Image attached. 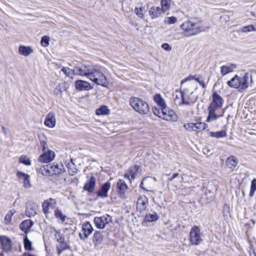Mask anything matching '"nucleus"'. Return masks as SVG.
Wrapping results in <instances>:
<instances>
[{"label": "nucleus", "instance_id": "aec40b11", "mask_svg": "<svg viewBox=\"0 0 256 256\" xmlns=\"http://www.w3.org/2000/svg\"><path fill=\"white\" fill-rule=\"evenodd\" d=\"M96 184V179L94 177H90V180L86 182L84 188V190L88 191L89 192H92L94 190V188Z\"/></svg>", "mask_w": 256, "mask_h": 256}, {"label": "nucleus", "instance_id": "412c9836", "mask_svg": "<svg viewBox=\"0 0 256 256\" xmlns=\"http://www.w3.org/2000/svg\"><path fill=\"white\" fill-rule=\"evenodd\" d=\"M48 165V172H49V176H54L59 175L61 172V168H59L58 164H54V165Z\"/></svg>", "mask_w": 256, "mask_h": 256}, {"label": "nucleus", "instance_id": "3c124183", "mask_svg": "<svg viewBox=\"0 0 256 256\" xmlns=\"http://www.w3.org/2000/svg\"><path fill=\"white\" fill-rule=\"evenodd\" d=\"M255 30L254 27L252 25H248L242 28V31L244 32H250Z\"/></svg>", "mask_w": 256, "mask_h": 256}, {"label": "nucleus", "instance_id": "603ef678", "mask_svg": "<svg viewBox=\"0 0 256 256\" xmlns=\"http://www.w3.org/2000/svg\"><path fill=\"white\" fill-rule=\"evenodd\" d=\"M62 70L64 73L68 76H70L72 74V70L68 68L63 67Z\"/></svg>", "mask_w": 256, "mask_h": 256}, {"label": "nucleus", "instance_id": "c9c22d12", "mask_svg": "<svg viewBox=\"0 0 256 256\" xmlns=\"http://www.w3.org/2000/svg\"><path fill=\"white\" fill-rule=\"evenodd\" d=\"M54 231L55 232L54 238L59 243L65 241L64 234H62L60 230L55 229Z\"/></svg>", "mask_w": 256, "mask_h": 256}, {"label": "nucleus", "instance_id": "052dcab7", "mask_svg": "<svg viewBox=\"0 0 256 256\" xmlns=\"http://www.w3.org/2000/svg\"><path fill=\"white\" fill-rule=\"evenodd\" d=\"M200 85L202 86V88H206V84H205L203 80H200L198 82Z\"/></svg>", "mask_w": 256, "mask_h": 256}, {"label": "nucleus", "instance_id": "f3484780", "mask_svg": "<svg viewBox=\"0 0 256 256\" xmlns=\"http://www.w3.org/2000/svg\"><path fill=\"white\" fill-rule=\"evenodd\" d=\"M110 188V183L106 182L102 185L99 191L97 192L98 196L107 197L108 192Z\"/></svg>", "mask_w": 256, "mask_h": 256}, {"label": "nucleus", "instance_id": "2f4dec72", "mask_svg": "<svg viewBox=\"0 0 256 256\" xmlns=\"http://www.w3.org/2000/svg\"><path fill=\"white\" fill-rule=\"evenodd\" d=\"M68 170L70 176H74L77 172V169L73 162L72 160H71L70 162L67 164Z\"/></svg>", "mask_w": 256, "mask_h": 256}, {"label": "nucleus", "instance_id": "a878e982", "mask_svg": "<svg viewBox=\"0 0 256 256\" xmlns=\"http://www.w3.org/2000/svg\"><path fill=\"white\" fill-rule=\"evenodd\" d=\"M18 52L20 54L27 56L32 53L34 50L30 46H21L18 48Z\"/></svg>", "mask_w": 256, "mask_h": 256}, {"label": "nucleus", "instance_id": "4c0bfd02", "mask_svg": "<svg viewBox=\"0 0 256 256\" xmlns=\"http://www.w3.org/2000/svg\"><path fill=\"white\" fill-rule=\"evenodd\" d=\"M19 162L26 166H30L31 164V160L30 158L24 155H22L20 157Z\"/></svg>", "mask_w": 256, "mask_h": 256}, {"label": "nucleus", "instance_id": "c756f323", "mask_svg": "<svg viewBox=\"0 0 256 256\" xmlns=\"http://www.w3.org/2000/svg\"><path fill=\"white\" fill-rule=\"evenodd\" d=\"M154 100L156 104H158L159 106H160L161 110L163 108L166 106L165 102L162 99L160 94H156L154 97Z\"/></svg>", "mask_w": 256, "mask_h": 256}, {"label": "nucleus", "instance_id": "393cba45", "mask_svg": "<svg viewBox=\"0 0 256 256\" xmlns=\"http://www.w3.org/2000/svg\"><path fill=\"white\" fill-rule=\"evenodd\" d=\"M236 68V65L234 64H232L230 66H223L220 67V72L222 76H224L232 72Z\"/></svg>", "mask_w": 256, "mask_h": 256}, {"label": "nucleus", "instance_id": "0eeeda50", "mask_svg": "<svg viewBox=\"0 0 256 256\" xmlns=\"http://www.w3.org/2000/svg\"><path fill=\"white\" fill-rule=\"evenodd\" d=\"M112 220V218L108 214H105L100 217H95L94 220L96 226L99 229H104L106 224Z\"/></svg>", "mask_w": 256, "mask_h": 256}, {"label": "nucleus", "instance_id": "680f3d73", "mask_svg": "<svg viewBox=\"0 0 256 256\" xmlns=\"http://www.w3.org/2000/svg\"><path fill=\"white\" fill-rule=\"evenodd\" d=\"M2 130L4 134L6 136L8 134V130L4 126H2Z\"/></svg>", "mask_w": 256, "mask_h": 256}, {"label": "nucleus", "instance_id": "f03ea898", "mask_svg": "<svg viewBox=\"0 0 256 256\" xmlns=\"http://www.w3.org/2000/svg\"><path fill=\"white\" fill-rule=\"evenodd\" d=\"M130 104L134 110L140 114H147L150 110V106L148 104L142 99L132 97L130 98Z\"/></svg>", "mask_w": 256, "mask_h": 256}, {"label": "nucleus", "instance_id": "79ce46f5", "mask_svg": "<svg viewBox=\"0 0 256 256\" xmlns=\"http://www.w3.org/2000/svg\"><path fill=\"white\" fill-rule=\"evenodd\" d=\"M256 191V178L252 180L250 186V196H253L254 192Z\"/></svg>", "mask_w": 256, "mask_h": 256}, {"label": "nucleus", "instance_id": "774afa93", "mask_svg": "<svg viewBox=\"0 0 256 256\" xmlns=\"http://www.w3.org/2000/svg\"><path fill=\"white\" fill-rule=\"evenodd\" d=\"M0 256H4V254H3V253H2V252H1V253L0 254Z\"/></svg>", "mask_w": 256, "mask_h": 256}, {"label": "nucleus", "instance_id": "bb28decb", "mask_svg": "<svg viewBox=\"0 0 256 256\" xmlns=\"http://www.w3.org/2000/svg\"><path fill=\"white\" fill-rule=\"evenodd\" d=\"M238 162V160L237 158L234 156L228 157L226 162V166L230 168H235Z\"/></svg>", "mask_w": 256, "mask_h": 256}, {"label": "nucleus", "instance_id": "5fc2aeb1", "mask_svg": "<svg viewBox=\"0 0 256 256\" xmlns=\"http://www.w3.org/2000/svg\"><path fill=\"white\" fill-rule=\"evenodd\" d=\"M40 144L42 146V150L44 152L46 151L48 149V144L45 141H42L40 142Z\"/></svg>", "mask_w": 256, "mask_h": 256}, {"label": "nucleus", "instance_id": "a18cd8bd", "mask_svg": "<svg viewBox=\"0 0 256 256\" xmlns=\"http://www.w3.org/2000/svg\"><path fill=\"white\" fill-rule=\"evenodd\" d=\"M160 4L162 6L160 9L162 12H165L168 9L170 5L167 0H161Z\"/></svg>", "mask_w": 256, "mask_h": 256}, {"label": "nucleus", "instance_id": "cd10ccee", "mask_svg": "<svg viewBox=\"0 0 256 256\" xmlns=\"http://www.w3.org/2000/svg\"><path fill=\"white\" fill-rule=\"evenodd\" d=\"M239 78L238 75L234 76L228 82V84L229 86L234 88H239Z\"/></svg>", "mask_w": 256, "mask_h": 256}, {"label": "nucleus", "instance_id": "7c9ffc66", "mask_svg": "<svg viewBox=\"0 0 256 256\" xmlns=\"http://www.w3.org/2000/svg\"><path fill=\"white\" fill-rule=\"evenodd\" d=\"M56 247L58 254H60L64 250L68 248L69 246L66 242L64 241V242H60L56 245Z\"/></svg>", "mask_w": 256, "mask_h": 256}, {"label": "nucleus", "instance_id": "4468645a", "mask_svg": "<svg viewBox=\"0 0 256 256\" xmlns=\"http://www.w3.org/2000/svg\"><path fill=\"white\" fill-rule=\"evenodd\" d=\"M224 100L216 92H214L212 94V101L210 104L222 107Z\"/></svg>", "mask_w": 256, "mask_h": 256}, {"label": "nucleus", "instance_id": "49530a36", "mask_svg": "<svg viewBox=\"0 0 256 256\" xmlns=\"http://www.w3.org/2000/svg\"><path fill=\"white\" fill-rule=\"evenodd\" d=\"M195 124V131L203 130L206 128V124L203 122H196Z\"/></svg>", "mask_w": 256, "mask_h": 256}, {"label": "nucleus", "instance_id": "7ed1b4c3", "mask_svg": "<svg viewBox=\"0 0 256 256\" xmlns=\"http://www.w3.org/2000/svg\"><path fill=\"white\" fill-rule=\"evenodd\" d=\"M181 28L184 32L188 34V36L196 35L202 30L196 24L190 20H187L180 25Z\"/></svg>", "mask_w": 256, "mask_h": 256}, {"label": "nucleus", "instance_id": "72a5a7b5", "mask_svg": "<svg viewBox=\"0 0 256 256\" xmlns=\"http://www.w3.org/2000/svg\"><path fill=\"white\" fill-rule=\"evenodd\" d=\"M96 112L97 115H106L109 114L110 110L106 106H103L97 109Z\"/></svg>", "mask_w": 256, "mask_h": 256}, {"label": "nucleus", "instance_id": "69168bd1", "mask_svg": "<svg viewBox=\"0 0 256 256\" xmlns=\"http://www.w3.org/2000/svg\"><path fill=\"white\" fill-rule=\"evenodd\" d=\"M178 176V174L177 173H174L172 174V176Z\"/></svg>", "mask_w": 256, "mask_h": 256}, {"label": "nucleus", "instance_id": "09e8293b", "mask_svg": "<svg viewBox=\"0 0 256 256\" xmlns=\"http://www.w3.org/2000/svg\"><path fill=\"white\" fill-rule=\"evenodd\" d=\"M50 205V204L48 201H45L42 204V210L45 214H47L49 212L48 210Z\"/></svg>", "mask_w": 256, "mask_h": 256}, {"label": "nucleus", "instance_id": "a19ab883", "mask_svg": "<svg viewBox=\"0 0 256 256\" xmlns=\"http://www.w3.org/2000/svg\"><path fill=\"white\" fill-rule=\"evenodd\" d=\"M24 248L26 250H30L32 249V242L28 239L27 236L25 237L24 240Z\"/></svg>", "mask_w": 256, "mask_h": 256}, {"label": "nucleus", "instance_id": "8fccbe9b", "mask_svg": "<svg viewBox=\"0 0 256 256\" xmlns=\"http://www.w3.org/2000/svg\"><path fill=\"white\" fill-rule=\"evenodd\" d=\"M184 128L190 132L195 131V124L194 123H188L184 124Z\"/></svg>", "mask_w": 256, "mask_h": 256}, {"label": "nucleus", "instance_id": "de8ad7c7", "mask_svg": "<svg viewBox=\"0 0 256 256\" xmlns=\"http://www.w3.org/2000/svg\"><path fill=\"white\" fill-rule=\"evenodd\" d=\"M24 186V188H28L32 187V185L30 184V181L29 179L30 177H22Z\"/></svg>", "mask_w": 256, "mask_h": 256}, {"label": "nucleus", "instance_id": "ea45409f", "mask_svg": "<svg viewBox=\"0 0 256 256\" xmlns=\"http://www.w3.org/2000/svg\"><path fill=\"white\" fill-rule=\"evenodd\" d=\"M54 216L56 218L60 219L62 222H64L66 220V216L64 215L62 212L58 208L55 210Z\"/></svg>", "mask_w": 256, "mask_h": 256}, {"label": "nucleus", "instance_id": "ddd939ff", "mask_svg": "<svg viewBox=\"0 0 256 256\" xmlns=\"http://www.w3.org/2000/svg\"><path fill=\"white\" fill-rule=\"evenodd\" d=\"M250 77V74L248 72H246L244 74V75L239 78V83H240V91H242L246 89L248 86V80Z\"/></svg>", "mask_w": 256, "mask_h": 256}, {"label": "nucleus", "instance_id": "c85d7f7f", "mask_svg": "<svg viewBox=\"0 0 256 256\" xmlns=\"http://www.w3.org/2000/svg\"><path fill=\"white\" fill-rule=\"evenodd\" d=\"M48 165L41 166L36 168L38 174H41L44 176H49Z\"/></svg>", "mask_w": 256, "mask_h": 256}, {"label": "nucleus", "instance_id": "e2e57ef3", "mask_svg": "<svg viewBox=\"0 0 256 256\" xmlns=\"http://www.w3.org/2000/svg\"><path fill=\"white\" fill-rule=\"evenodd\" d=\"M17 175H18V176H30L29 175H28L27 174H25L24 173H22V172H18Z\"/></svg>", "mask_w": 256, "mask_h": 256}, {"label": "nucleus", "instance_id": "9d476101", "mask_svg": "<svg viewBox=\"0 0 256 256\" xmlns=\"http://www.w3.org/2000/svg\"><path fill=\"white\" fill-rule=\"evenodd\" d=\"M0 243L3 250L8 252L12 249V242L10 239L5 236H0Z\"/></svg>", "mask_w": 256, "mask_h": 256}, {"label": "nucleus", "instance_id": "f257e3e1", "mask_svg": "<svg viewBox=\"0 0 256 256\" xmlns=\"http://www.w3.org/2000/svg\"><path fill=\"white\" fill-rule=\"evenodd\" d=\"M72 74L86 76L96 84L103 86H106L108 84L104 74L92 66H82L81 67H75L72 69Z\"/></svg>", "mask_w": 256, "mask_h": 256}, {"label": "nucleus", "instance_id": "4d7b16f0", "mask_svg": "<svg viewBox=\"0 0 256 256\" xmlns=\"http://www.w3.org/2000/svg\"><path fill=\"white\" fill-rule=\"evenodd\" d=\"M162 48L166 51H170L172 50V48L167 43L163 44L162 46Z\"/></svg>", "mask_w": 256, "mask_h": 256}, {"label": "nucleus", "instance_id": "bf43d9fd", "mask_svg": "<svg viewBox=\"0 0 256 256\" xmlns=\"http://www.w3.org/2000/svg\"><path fill=\"white\" fill-rule=\"evenodd\" d=\"M54 92L56 94H61L62 90H61L60 86H57L56 87V88H55Z\"/></svg>", "mask_w": 256, "mask_h": 256}, {"label": "nucleus", "instance_id": "f8f14e48", "mask_svg": "<svg viewBox=\"0 0 256 256\" xmlns=\"http://www.w3.org/2000/svg\"><path fill=\"white\" fill-rule=\"evenodd\" d=\"M75 88L80 91L88 90L92 88L88 82L82 80H77L75 82Z\"/></svg>", "mask_w": 256, "mask_h": 256}, {"label": "nucleus", "instance_id": "338daca9", "mask_svg": "<svg viewBox=\"0 0 256 256\" xmlns=\"http://www.w3.org/2000/svg\"><path fill=\"white\" fill-rule=\"evenodd\" d=\"M146 179V177H144V179L142 180V182H141V184H142L143 182H144Z\"/></svg>", "mask_w": 256, "mask_h": 256}, {"label": "nucleus", "instance_id": "dca6fc26", "mask_svg": "<svg viewBox=\"0 0 256 256\" xmlns=\"http://www.w3.org/2000/svg\"><path fill=\"white\" fill-rule=\"evenodd\" d=\"M56 121L54 114L50 112L46 116L44 120V124L49 128H53L56 124Z\"/></svg>", "mask_w": 256, "mask_h": 256}, {"label": "nucleus", "instance_id": "37998d69", "mask_svg": "<svg viewBox=\"0 0 256 256\" xmlns=\"http://www.w3.org/2000/svg\"><path fill=\"white\" fill-rule=\"evenodd\" d=\"M50 38L49 36H44L42 38L40 43L42 46L46 47L49 45Z\"/></svg>", "mask_w": 256, "mask_h": 256}, {"label": "nucleus", "instance_id": "e433bc0d", "mask_svg": "<svg viewBox=\"0 0 256 256\" xmlns=\"http://www.w3.org/2000/svg\"><path fill=\"white\" fill-rule=\"evenodd\" d=\"M16 210L12 209V210H10L6 214L4 218V221L6 224H10L12 220V218L13 216V215L16 213Z\"/></svg>", "mask_w": 256, "mask_h": 256}, {"label": "nucleus", "instance_id": "20e7f679", "mask_svg": "<svg viewBox=\"0 0 256 256\" xmlns=\"http://www.w3.org/2000/svg\"><path fill=\"white\" fill-rule=\"evenodd\" d=\"M222 107L210 104L208 108V115L206 118L207 122L216 120L218 118L224 116V110Z\"/></svg>", "mask_w": 256, "mask_h": 256}, {"label": "nucleus", "instance_id": "1a4fd4ad", "mask_svg": "<svg viewBox=\"0 0 256 256\" xmlns=\"http://www.w3.org/2000/svg\"><path fill=\"white\" fill-rule=\"evenodd\" d=\"M55 158V152L50 150L44 152L38 158V161L40 162L48 163L54 160Z\"/></svg>", "mask_w": 256, "mask_h": 256}, {"label": "nucleus", "instance_id": "864d4df0", "mask_svg": "<svg viewBox=\"0 0 256 256\" xmlns=\"http://www.w3.org/2000/svg\"><path fill=\"white\" fill-rule=\"evenodd\" d=\"M177 21V18L174 16L168 17L166 20V22H168L169 24H174Z\"/></svg>", "mask_w": 256, "mask_h": 256}, {"label": "nucleus", "instance_id": "c03bdc74", "mask_svg": "<svg viewBox=\"0 0 256 256\" xmlns=\"http://www.w3.org/2000/svg\"><path fill=\"white\" fill-rule=\"evenodd\" d=\"M187 92L186 90H184L182 92H181V94H182V101L180 104H186L187 106H190V102L189 101L185 100L184 98V96L186 94Z\"/></svg>", "mask_w": 256, "mask_h": 256}, {"label": "nucleus", "instance_id": "f704fd0d", "mask_svg": "<svg viewBox=\"0 0 256 256\" xmlns=\"http://www.w3.org/2000/svg\"><path fill=\"white\" fill-rule=\"evenodd\" d=\"M144 8L142 6L136 7L134 10V12L136 14V16L141 18H144Z\"/></svg>", "mask_w": 256, "mask_h": 256}, {"label": "nucleus", "instance_id": "423d86ee", "mask_svg": "<svg viewBox=\"0 0 256 256\" xmlns=\"http://www.w3.org/2000/svg\"><path fill=\"white\" fill-rule=\"evenodd\" d=\"M161 114L159 117L168 121L176 122L178 118L176 112L173 110L168 109L167 106L161 110Z\"/></svg>", "mask_w": 256, "mask_h": 256}, {"label": "nucleus", "instance_id": "5701e85b", "mask_svg": "<svg viewBox=\"0 0 256 256\" xmlns=\"http://www.w3.org/2000/svg\"><path fill=\"white\" fill-rule=\"evenodd\" d=\"M26 214L27 216L30 218L34 216L36 214V206L30 203L27 204Z\"/></svg>", "mask_w": 256, "mask_h": 256}, {"label": "nucleus", "instance_id": "6ab92c4d", "mask_svg": "<svg viewBox=\"0 0 256 256\" xmlns=\"http://www.w3.org/2000/svg\"><path fill=\"white\" fill-rule=\"evenodd\" d=\"M162 10L160 7H152L148 12L150 16L152 19L156 18L161 16Z\"/></svg>", "mask_w": 256, "mask_h": 256}, {"label": "nucleus", "instance_id": "473e14b6", "mask_svg": "<svg viewBox=\"0 0 256 256\" xmlns=\"http://www.w3.org/2000/svg\"><path fill=\"white\" fill-rule=\"evenodd\" d=\"M210 135L212 137H214L216 138H221L223 137H225L226 136V132L224 130L213 132H212L210 133Z\"/></svg>", "mask_w": 256, "mask_h": 256}, {"label": "nucleus", "instance_id": "6e6552de", "mask_svg": "<svg viewBox=\"0 0 256 256\" xmlns=\"http://www.w3.org/2000/svg\"><path fill=\"white\" fill-rule=\"evenodd\" d=\"M93 231V228L90 224L87 222L82 224V232L79 234L80 238L82 240H86Z\"/></svg>", "mask_w": 256, "mask_h": 256}, {"label": "nucleus", "instance_id": "2eb2a0df", "mask_svg": "<svg viewBox=\"0 0 256 256\" xmlns=\"http://www.w3.org/2000/svg\"><path fill=\"white\" fill-rule=\"evenodd\" d=\"M117 188L118 190V194L121 198L124 197V194L128 189V186L125 182L121 180H120L117 183Z\"/></svg>", "mask_w": 256, "mask_h": 256}, {"label": "nucleus", "instance_id": "9b49d317", "mask_svg": "<svg viewBox=\"0 0 256 256\" xmlns=\"http://www.w3.org/2000/svg\"><path fill=\"white\" fill-rule=\"evenodd\" d=\"M148 203V199L145 196L139 197L136 202L137 210L140 212H143L146 208Z\"/></svg>", "mask_w": 256, "mask_h": 256}, {"label": "nucleus", "instance_id": "4be33fe9", "mask_svg": "<svg viewBox=\"0 0 256 256\" xmlns=\"http://www.w3.org/2000/svg\"><path fill=\"white\" fill-rule=\"evenodd\" d=\"M104 236L102 232L100 231L96 232L93 235V242L94 246H98L102 244Z\"/></svg>", "mask_w": 256, "mask_h": 256}, {"label": "nucleus", "instance_id": "39448f33", "mask_svg": "<svg viewBox=\"0 0 256 256\" xmlns=\"http://www.w3.org/2000/svg\"><path fill=\"white\" fill-rule=\"evenodd\" d=\"M201 232L198 226H194L190 232V242L193 245H198L202 241Z\"/></svg>", "mask_w": 256, "mask_h": 256}, {"label": "nucleus", "instance_id": "6e6d98bb", "mask_svg": "<svg viewBox=\"0 0 256 256\" xmlns=\"http://www.w3.org/2000/svg\"><path fill=\"white\" fill-rule=\"evenodd\" d=\"M152 112L154 114L158 116H160L161 115H160L161 113V112L160 111V109L157 108H152Z\"/></svg>", "mask_w": 256, "mask_h": 256}, {"label": "nucleus", "instance_id": "a211bd4d", "mask_svg": "<svg viewBox=\"0 0 256 256\" xmlns=\"http://www.w3.org/2000/svg\"><path fill=\"white\" fill-rule=\"evenodd\" d=\"M34 224L33 222L30 220H25L20 224V228L22 232L27 234L29 232L30 228Z\"/></svg>", "mask_w": 256, "mask_h": 256}, {"label": "nucleus", "instance_id": "0e129e2a", "mask_svg": "<svg viewBox=\"0 0 256 256\" xmlns=\"http://www.w3.org/2000/svg\"><path fill=\"white\" fill-rule=\"evenodd\" d=\"M199 77H200L199 76H197L196 75V77L194 78V80L199 82L200 81Z\"/></svg>", "mask_w": 256, "mask_h": 256}, {"label": "nucleus", "instance_id": "13d9d810", "mask_svg": "<svg viewBox=\"0 0 256 256\" xmlns=\"http://www.w3.org/2000/svg\"><path fill=\"white\" fill-rule=\"evenodd\" d=\"M195 77H196V75L188 76V77H187L186 78L182 80L181 81V84H183L184 82H186L188 80H194V78Z\"/></svg>", "mask_w": 256, "mask_h": 256}, {"label": "nucleus", "instance_id": "b1692460", "mask_svg": "<svg viewBox=\"0 0 256 256\" xmlns=\"http://www.w3.org/2000/svg\"><path fill=\"white\" fill-rule=\"evenodd\" d=\"M140 166L137 165H135L133 166H131L129 168L128 172H126L124 176H135L140 174Z\"/></svg>", "mask_w": 256, "mask_h": 256}, {"label": "nucleus", "instance_id": "58836bf2", "mask_svg": "<svg viewBox=\"0 0 256 256\" xmlns=\"http://www.w3.org/2000/svg\"><path fill=\"white\" fill-rule=\"evenodd\" d=\"M158 218V216L156 212L154 214H149L146 216L145 220L148 222L156 221Z\"/></svg>", "mask_w": 256, "mask_h": 256}]
</instances>
